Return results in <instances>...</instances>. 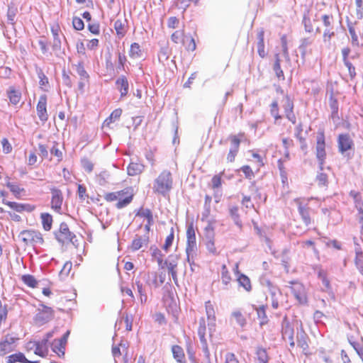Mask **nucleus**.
<instances>
[{
  "instance_id": "obj_19",
  "label": "nucleus",
  "mask_w": 363,
  "mask_h": 363,
  "mask_svg": "<svg viewBox=\"0 0 363 363\" xmlns=\"http://www.w3.org/2000/svg\"><path fill=\"white\" fill-rule=\"evenodd\" d=\"M308 340L307 334L303 330L297 333V345L302 349L305 354L308 353Z\"/></svg>"
},
{
  "instance_id": "obj_3",
  "label": "nucleus",
  "mask_w": 363,
  "mask_h": 363,
  "mask_svg": "<svg viewBox=\"0 0 363 363\" xmlns=\"http://www.w3.org/2000/svg\"><path fill=\"white\" fill-rule=\"evenodd\" d=\"M186 238V252L187 255V262L191 266L194 264V258L196 255L197 251L196 234L193 223H191L187 226Z\"/></svg>"
},
{
  "instance_id": "obj_43",
  "label": "nucleus",
  "mask_w": 363,
  "mask_h": 363,
  "mask_svg": "<svg viewBox=\"0 0 363 363\" xmlns=\"http://www.w3.org/2000/svg\"><path fill=\"white\" fill-rule=\"evenodd\" d=\"M142 55L140 46L138 43H134L130 45V56L132 58H139Z\"/></svg>"
},
{
  "instance_id": "obj_58",
  "label": "nucleus",
  "mask_w": 363,
  "mask_h": 363,
  "mask_svg": "<svg viewBox=\"0 0 363 363\" xmlns=\"http://www.w3.org/2000/svg\"><path fill=\"white\" fill-rule=\"evenodd\" d=\"M223 172H221L219 174L214 175L211 179L212 187L213 189H218L221 186V175Z\"/></svg>"
},
{
  "instance_id": "obj_56",
  "label": "nucleus",
  "mask_w": 363,
  "mask_h": 363,
  "mask_svg": "<svg viewBox=\"0 0 363 363\" xmlns=\"http://www.w3.org/2000/svg\"><path fill=\"white\" fill-rule=\"evenodd\" d=\"M72 263L71 262H66L60 272V276L67 277L72 269Z\"/></svg>"
},
{
  "instance_id": "obj_44",
  "label": "nucleus",
  "mask_w": 363,
  "mask_h": 363,
  "mask_svg": "<svg viewBox=\"0 0 363 363\" xmlns=\"http://www.w3.org/2000/svg\"><path fill=\"white\" fill-rule=\"evenodd\" d=\"M17 13V8L13 5H9L7 11V19L8 22L13 25L15 23V17Z\"/></svg>"
},
{
  "instance_id": "obj_2",
  "label": "nucleus",
  "mask_w": 363,
  "mask_h": 363,
  "mask_svg": "<svg viewBox=\"0 0 363 363\" xmlns=\"http://www.w3.org/2000/svg\"><path fill=\"white\" fill-rule=\"evenodd\" d=\"M104 199L107 201H113L118 200L116 204V207L118 209L127 206L133 199V194L130 189H125L116 192L108 193L104 196Z\"/></svg>"
},
{
  "instance_id": "obj_5",
  "label": "nucleus",
  "mask_w": 363,
  "mask_h": 363,
  "mask_svg": "<svg viewBox=\"0 0 363 363\" xmlns=\"http://www.w3.org/2000/svg\"><path fill=\"white\" fill-rule=\"evenodd\" d=\"M55 238L57 240L62 244L72 243L76 245L77 241L76 235L72 233L66 223H62L60 226V229L57 232L55 233Z\"/></svg>"
},
{
  "instance_id": "obj_30",
  "label": "nucleus",
  "mask_w": 363,
  "mask_h": 363,
  "mask_svg": "<svg viewBox=\"0 0 363 363\" xmlns=\"http://www.w3.org/2000/svg\"><path fill=\"white\" fill-rule=\"evenodd\" d=\"M347 28H348V31L351 35L352 45L353 46H357V47L360 46L358 36L355 32L354 24L352 22L347 21Z\"/></svg>"
},
{
  "instance_id": "obj_16",
  "label": "nucleus",
  "mask_w": 363,
  "mask_h": 363,
  "mask_svg": "<svg viewBox=\"0 0 363 363\" xmlns=\"http://www.w3.org/2000/svg\"><path fill=\"white\" fill-rule=\"evenodd\" d=\"M3 203L7 205L13 210L21 213L23 211L31 212L34 210V206L30 204L18 203L16 202L8 201L4 199L2 201Z\"/></svg>"
},
{
  "instance_id": "obj_26",
  "label": "nucleus",
  "mask_w": 363,
  "mask_h": 363,
  "mask_svg": "<svg viewBox=\"0 0 363 363\" xmlns=\"http://www.w3.org/2000/svg\"><path fill=\"white\" fill-rule=\"evenodd\" d=\"M150 250L152 257L157 260L160 267L164 269L165 267V264H164V261H163L164 255L162 253L161 250L155 246H152Z\"/></svg>"
},
{
  "instance_id": "obj_13",
  "label": "nucleus",
  "mask_w": 363,
  "mask_h": 363,
  "mask_svg": "<svg viewBox=\"0 0 363 363\" xmlns=\"http://www.w3.org/2000/svg\"><path fill=\"white\" fill-rule=\"evenodd\" d=\"M36 110L39 119L43 123L46 122L48 119V114L47 112V96L45 94L40 96Z\"/></svg>"
},
{
  "instance_id": "obj_62",
  "label": "nucleus",
  "mask_w": 363,
  "mask_h": 363,
  "mask_svg": "<svg viewBox=\"0 0 363 363\" xmlns=\"http://www.w3.org/2000/svg\"><path fill=\"white\" fill-rule=\"evenodd\" d=\"M316 181L318 183V185L320 186H325L326 185L328 182V176L326 174L324 173H318L316 176Z\"/></svg>"
},
{
  "instance_id": "obj_36",
  "label": "nucleus",
  "mask_w": 363,
  "mask_h": 363,
  "mask_svg": "<svg viewBox=\"0 0 363 363\" xmlns=\"http://www.w3.org/2000/svg\"><path fill=\"white\" fill-rule=\"evenodd\" d=\"M6 360L8 363H16L18 362L24 363L25 360H26V357L22 352H18L8 356Z\"/></svg>"
},
{
  "instance_id": "obj_4",
  "label": "nucleus",
  "mask_w": 363,
  "mask_h": 363,
  "mask_svg": "<svg viewBox=\"0 0 363 363\" xmlns=\"http://www.w3.org/2000/svg\"><path fill=\"white\" fill-rule=\"evenodd\" d=\"M18 238L23 242L25 245L34 246L35 245H42L44 242L41 233L33 230L21 231Z\"/></svg>"
},
{
  "instance_id": "obj_55",
  "label": "nucleus",
  "mask_w": 363,
  "mask_h": 363,
  "mask_svg": "<svg viewBox=\"0 0 363 363\" xmlns=\"http://www.w3.org/2000/svg\"><path fill=\"white\" fill-rule=\"evenodd\" d=\"M281 42L283 55L287 60H289L290 59H289V54L288 47H287V40H286V35H283L281 38Z\"/></svg>"
},
{
  "instance_id": "obj_52",
  "label": "nucleus",
  "mask_w": 363,
  "mask_h": 363,
  "mask_svg": "<svg viewBox=\"0 0 363 363\" xmlns=\"http://www.w3.org/2000/svg\"><path fill=\"white\" fill-rule=\"evenodd\" d=\"M52 350L54 352L57 353L59 357H62L65 355V346L61 345L60 346V344H57V340H55L54 342L52 343Z\"/></svg>"
},
{
  "instance_id": "obj_22",
  "label": "nucleus",
  "mask_w": 363,
  "mask_h": 363,
  "mask_svg": "<svg viewBox=\"0 0 363 363\" xmlns=\"http://www.w3.org/2000/svg\"><path fill=\"white\" fill-rule=\"evenodd\" d=\"M125 23H126L125 19H124V20L117 19L114 22L113 27H114L116 34L119 38H123L126 33L127 30L125 29Z\"/></svg>"
},
{
  "instance_id": "obj_8",
  "label": "nucleus",
  "mask_w": 363,
  "mask_h": 363,
  "mask_svg": "<svg viewBox=\"0 0 363 363\" xmlns=\"http://www.w3.org/2000/svg\"><path fill=\"white\" fill-rule=\"evenodd\" d=\"M337 147L339 152L343 155H347V151L354 150V144L351 136L348 133L340 134L337 138Z\"/></svg>"
},
{
  "instance_id": "obj_12",
  "label": "nucleus",
  "mask_w": 363,
  "mask_h": 363,
  "mask_svg": "<svg viewBox=\"0 0 363 363\" xmlns=\"http://www.w3.org/2000/svg\"><path fill=\"white\" fill-rule=\"evenodd\" d=\"M17 340L18 338L9 335H6L0 342V356H4L6 354L14 350V343Z\"/></svg>"
},
{
  "instance_id": "obj_23",
  "label": "nucleus",
  "mask_w": 363,
  "mask_h": 363,
  "mask_svg": "<svg viewBox=\"0 0 363 363\" xmlns=\"http://www.w3.org/2000/svg\"><path fill=\"white\" fill-rule=\"evenodd\" d=\"M264 31L262 28L257 33V52L259 55L264 58L266 56V52L264 50Z\"/></svg>"
},
{
  "instance_id": "obj_7",
  "label": "nucleus",
  "mask_w": 363,
  "mask_h": 363,
  "mask_svg": "<svg viewBox=\"0 0 363 363\" xmlns=\"http://www.w3.org/2000/svg\"><path fill=\"white\" fill-rule=\"evenodd\" d=\"M315 155L318 161L319 169L320 171H323L326 158L325 135L323 131L318 132L317 135Z\"/></svg>"
},
{
  "instance_id": "obj_21",
  "label": "nucleus",
  "mask_w": 363,
  "mask_h": 363,
  "mask_svg": "<svg viewBox=\"0 0 363 363\" xmlns=\"http://www.w3.org/2000/svg\"><path fill=\"white\" fill-rule=\"evenodd\" d=\"M172 352L173 357L178 363H186L185 361V354L184 350L179 345H173L172 347Z\"/></svg>"
},
{
  "instance_id": "obj_11",
  "label": "nucleus",
  "mask_w": 363,
  "mask_h": 363,
  "mask_svg": "<svg viewBox=\"0 0 363 363\" xmlns=\"http://www.w3.org/2000/svg\"><path fill=\"white\" fill-rule=\"evenodd\" d=\"M281 333L283 339L285 340H288L290 346L294 347L295 346L294 340V330L293 326L291 325L286 317H285L282 320Z\"/></svg>"
},
{
  "instance_id": "obj_28",
  "label": "nucleus",
  "mask_w": 363,
  "mask_h": 363,
  "mask_svg": "<svg viewBox=\"0 0 363 363\" xmlns=\"http://www.w3.org/2000/svg\"><path fill=\"white\" fill-rule=\"evenodd\" d=\"M148 242V238L144 237L142 238L140 236L136 235L134 240L132 242L131 248L133 251H136L140 250L143 245H147Z\"/></svg>"
},
{
  "instance_id": "obj_37",
  "label": "nucleus",
  "mask_w": 363,
  "mask_h": 363,
  "mask_svg": "<svg viewBox=\"0 0 363 363\" xmlns=\"http://www.w3.org/2000/svg\"><path fill=\"white\" fill-rule=\"evenodd\" d=\"M171 40L174 43H182L186 45V36L184 35V30H176L171 35Z\"/></svg>"
},
{
  "instance_id": "obj_61",
  "label": "nucleus",
  "mask_w": 363,
  "mask_h": 363,
  "mask_svg": "<svg viewBox=\"0 0 363 363\" xmlns=\"http://www.w3.org/2000/svg\"><path fill=\"white\" fill-rule=\"evenodd\" d=\"M72 24L74 29L81 30L84 29V24L83 21L79 17H74L72 20Z\"/></svg>"
},
{
  "instance_id": "obj_35",
  "label": "nucleus",
  "mask_w": 363,
  "mask_h": 363,
  "mask_svg": "<svg viewBox=\"0 0 363 363\" xmlns=\"http://www.w3.org/2000/svg\"><path fill=\"white\" fill-rule=\"evenodd\" d=\"M8 96L11 104L16 105L21 99V94L13 88H10L8 91Z\"/></svg>"
},
{
  "instance_id": "obj_46",
  "label": "nucleus",
  "mask_w": 363,
  "mask_h": 363,
  "mask_svg": "<svg viewBox=\"0 0 363 363\" xmlns=\"http://www.w3.org/2000/svg\"><path fill=\"white\" fill-rule=\"evenodd\" d=\"M330 108L331 109V116L333 118H338V103L337 101L333 97L330 98Z\"/></svg>"
},
{
  "instance_id": "obj_40",
  "label": "nucleus",
  "mask_w": 363,
  "mask_h": 363,
  "mask_svg": "<svg viewBox=\"0 0 363 363\" xmlns=\"http://www.w3.org/2000/svg\"><path fill=\"white\" fill-rule=\"evenodd\" d=\"M21 280L25 284L31 288L36 287L38 284V281H36L35 278L30 274L23 275Z\"/></svg>"
},
{
  "instance_id": "obj_34",
  "label": "nucleus",
  "mask_w": 363,
  "mask_h": 363,
  "mask_svg": "<svg viewBox=\"0 0 363 363\" xmlns=\"http://www.w3.org/2000/svg\"><path fill=\"white\" fill-rule=\"evenodd\" d=\"M6 186L16 198H20L21 193L25 191L23 188H21L18 185L13 182H8Z\"/></svg>"
},
{
  "instance_id": "obj_59",
  "label": "nucleus",
  "mask_w": 363,
  "mask_h": 363,
  "mask_svg": "<svg viewBox=\"0 0 363 363\" xmlns=\"http://www.w3.org/2000/svg\"><path fill=\"white\" fill-rule=\"evenodd\" d=\"M240 170L245 174V177L248 179H252L254 177V172L249 165L242 166Z\"/></svg>"
},
{
  "instance_id": "obj_45",
  "label": "nucleus",
  "mask_w": 363,
  "mask_h": 363,
  "mask_svg": "<svg viewBox=\"0 0 363 363\" xmlns=\"http://www.w3.org/2000/svg\"><path fill=\"white\" fill-rule=\"evenodd\" d=\"M76 72L79 75L80 79L83 80H88L89 76L86 71L84 69V65L82 62H79L75 65Z\"/></svg>"
},
{
  "instance_id": "obj_10",
  "label": "nucleus",
  "mask_w": 363,
  "mask_h": 363,
  "mask_svg": "<svg viewBox=\"0 0 363 363\" xmlns=\"http://www.w3.org/2000/svg\"><path fill=\"white\" fill-rule=\"evenodd\" d=\"M291 290L296 299L301 304L307 302V297L303 285L298 281H290Z\"/></svg>"
},
{
  "instance_id": "obj_32",
  "label": "nucleus",
  "mask_w": 363,
  "mask_h": 363,
  "mask_svg": "<svg viewBox=\"0 0 363 363\" xmlns=\"http://www.w3.org/2000/svg\"><path fill=\"white\" fill-rule=\"evenodd\" d=\"M281 60L279 58V54L275 55V62L274 64L273 69L275 72L276 76L279 79H284V72L283 70L281 68L280 65Z\"/></svg>"
},
{
  "instance_id": "obj_31",
  "label": "nucleus",
  "mask_w": 363,
  "mask_h": 363,
  "mask_svg": "<svg viewBox=\"0 0 363 363\" xmlns=\"http://www.w3.org/2000/svg\"><path fill=\"white\" fill-rule=\"evenodd\" d=\"M122 114V109L121 108H116L115 109L109 116L108 118H107L104 124L105 125L109 126V125L116 121H118L121 116Z\"/></svg>"
},
{
  "instance_id": "obj_29",
  "label": "nucleus",
  "mask_w": 363,
  "mask_h": 363,
  "mask_svg": "<svg viewBox=\"0 0 363 363\" xmlns=\"http://www.w3.org/2000/svg\"><path fill=\"white\" fill-rule=\"evenodd\" d=\"M40 218L42 220L43 229L46 231L50 230L52 224V216L48 213H43L40 215Z\"/></svg>"
},
{
  "instance_id": "obj_60",
  "label": "nucleus",
  "mask_w": 363,
  "mask_h": 363,
  "mask_svg": "<svg viewBox=\"0 0 363 363\" xmlns=\"http://www.w3.org/2000/svg\"><path fill=\"white\" fill-rule=\"evenodd\" d=\"M38 76L40 79L39 84L40 87H43V86H45L48 84V77L45 75L41 69H39L37 70Z\"/></svg>"
},
{
  "instance_id": "obj_27",
  "label": "nucleus",
  "mask_w": 363,
  "mask_h": 363,
  "mask_svg": "<svg viewBox=\"0 0 363 363\" xmlns=\"http://www.w3.org/2000/svg\"><path fill=\"white\" fill-rule=\"evenodd\" d=\"M266 308L267 306L264 305L255 308L257 311V318L260 320V325H265L268 323L269 319L266 314Z\"/></svg>"
},
{
  "instance_id": "obj_42",
  "label": "nucleus",
  "mask_w": 363,
  "mask_h": 363,
  "mask_svg": "<svg viewBox=\"0 0 363 363\" xmlns=\"http://www.w3.org/2000/svg\"><path fill=\"white\" fill-rule=\"evenodd\" d=\"M256 354L257 357V363H268L269 357L266 350L258 348Z\"/></svg>"
},
{
  "instance_id": "obj_49",
  "label": "nucleus",
  "mask_w": 363,
  "mask_h": 363,
  "mask_svg": "<svg viewBox=\"0 0 363 363\" xmlns=\"http://www.w3.org/2000/svg\"><path fill=\"white\" fill-rule=\"evenodd\" d=\"M294 102L291 100L289 95H286L284 97V104L283 108L284 109L285 114L294 111Z\"/></svg>"
},
{
  "instance_id": "obj_20",
  "label": "nucleus",
  "mask_w": 363,
  "mask_h": 363,
  "mask_svg": "<svg viewBox=\"0 0 363 363\" xmlns=\"http://www.w3.org/2000/svg\"><path fill=\"white\" fill-rule=\"evenodd\" d=\"M295 202L298 204V213L301 215L303 223L306 224V225H308L311 224V221L309 214L310 208L303 206L300 202L299 199H296Z\"/></svg>"
},
{
  "instance_id": "obj_9",
  "label": "nucleus",
  "mask_w": 363,
  "mask_h": 363,
  "mask_svg": "<svg viewBox=\"0 0 363 363\" xmlns=\"http://www.w3.org/2000/svg\"><path fill=\"white\" fill-rule=\"evenodd\" d=\"M325 30L323 32V41L330 42V39L335 35V31L333 30V17L332 15L325 14L321 17Z\"/></svg>"
},
{
  "instance_id": "obj_51",
  "label": "nucleus",
  "mask_w": 363,
  "mask_h": 363,
  "mask_svg": "<svg viewBox=\"0 0 363 363\" xmlns=\"http://www.w3.org/2000/svg\"><path fill=\"white\" fill-rule=\"evenodd\" d=\"M312 43V40L309 38H305L301 39V44L298 47L300 51L301 52L302 56H304L306 52V48L308 45Z\"/></svg>"
},
{
  "instance_id": "obj_25",
  "label": "nucleus",
  "mask_w": 363,
  "mask_h": 363,
  "mask_svg": "<svg viewBox=\"0 0 363 363\" xmlns=\"http://www.w3.org/2000/svg\"><path fill=\"white\" fill-rule=\"evenodd\" d=\"M233 320H235L236 323L241 328H244L247 324L246 318L239 310L232 312L230 320L233 321Z\"/></svg>"
},
{
  "instance_id": "obj_50",
  "label": "nucleus",
  "mask_w": 363,
  "mask_h": 363,
  "mask_svg": "<svg viewBox=\"0 0 363 363\" xmlns=\"http://www.w3.org/2000/svg\"><path fill=\"white\" fill-rule=\"evenodd\" d=\"M229 139L231 142V147L230 150L233 151L235 150V152H238L241 142L240 139H239L237 135H230Z\"/></svg>"
},
{
  "instance_id": "obj_57",
  "label": "nucleus",
  "mask_w": 363,
  "mask_h": 363,
  "mask_svg": "<svg viewBox=\"0 0 363 363\" xmlns=\"http://www.w3.org/2000/svg\"><path fill=\"white\" fill-rule=\"evenodd\" d=\"M123 319L125 323V328L128 331H130L132 330L133 317L132 315H129L128 313H125V315L123 316Z\"/></svg>"
},
{
  "instance_id": "obj_38",
  "label": "nucleus",
  "mask_w": 363,
  "mask_h": 363,
  "mask_svg": "<svg viewBox=\"0 0 363 363\" xmlns=\"http://www.w3.org/2000/svg\"><path fill=\"white\" fill-rule=\"evenodd\" d=\"M136 216L145 218L149 221V225H153L154 223L152 213L149 208L143 209L141 208Z\"/></svg>"
},
{
  "instance_id": "obj_24",
  "label": "nucleus",
  "mask_w": 363,
  "mask_h": 363,
  "mask_svg": "<svg viewBox=\"0 0 363 363\" xmlns=\"http://www.w3.org/2000/svg\"><path fill=\"white\" fill-rule=\"evenodd\" d=\"M145 166L141 163L130 162L127 168L128 174L130 176L140 174L144 170Z\"/></svg>"
},
{
  "instance_id": "obj_48",
  "label": "nucleus",
  "mask_w": 363,
  "mask_h": 363,
  "mask_svg": "<svg viewBox=\"0 0 363 363\" xmlns=\"http://www.w3.org/2000/svg\"><path fill=\"white\" fill-rule=\"evenodd\" d=\"M199 337L200 339V343H201V347L202 351L203 352L205 357L206 358L209 359L211 354H210V351L208 347L207 340L205 337V335H199Z\"/></svg>"
},
{
  "instance_id": "obj_41",
  "label": "nucleus",
  "mask_w": 363,
  "mask_h": 363,
  "mask_svg": "<svg viewBox=\"0 0 363 363\" xmlns=\"http://www.w3.org/2000/svg\"><path fill=\"white\" fill-rule=\"evenodd\" d=\"M239 284L242 286L246 291H250L252 289L250 279L245 274H241L238 279Z\"/></svg>"
},
{
  "instance_id": "obj_14",
  "label": "nucleus",
  "mask_w": 363,
  "mask_h": 363,
  "mask_svg": "<svg viewBox=\"0 0 363 363\" xmlns=\"http://www.w3.org/2000/svg\"><path fill=\"white\" fill-rule=\"evenodd\" d=\"M179 257L177 255H170L168 259L164 261V264L167 267L168 272L172 275L174 283L178 285L176 267L177 266Z\"/></svg>"
},
{
  "instance_id": "obj_1",
  "label": "nucleus",
  "mask_w": 363,
  "mask_h": 363,
  "mask_svg": "<svg viewBox=\"0 0 363 363\" xmlns=\"http://www.w3.org/2000/svg\"><path fill=\"white\" fill-rule=\"evenodd\" d=\"M173 179L169 170L162 171L155 179L153 191L165 196L172 189Z\"/></svg>"
},
{
  "instance_id": "obj_33",
  "label": "nucleus",
  "mask_w": 363,
  "mask_h": 363,
  "mask_svg": "<svg viewBox=\"0 0 363 363\" xmlns=\"http://www.w3.org/2000/svg\"><path fill=\"white\" fill-rule=\"evenodd\" d=\"M289 250L284 249L281 255V262L286 272H289L290 268L291 258L289 256Z\"/></svg>"
},
{
  "instance_id": "obj_18",
  "label": "nucleus",
  "mask_w": 363,
  "mask_h": 363,
  "mask_svg": "<svg viewBox=\"0 0 363 363\" xmlns=\"http://www.w3.org/2000/svg\"><path fill=\"white\" fill-rule=\"evenodd\" d=\"M116 89L121 93V97H123L128 94V81L126 77L121 75L116 81Z\"/></svg>"
},
{
  "instance_id": "obj_64",
  "label": "nucleus",
  "mask_w": 363,
  "mask_h": 363,
  "mask_svg": "<svg viewBox=\"0 0 363 363\" xmlns=\"http://www.w3.org/2000/svg\"><path fill=\"white\" fill-rule=\"evenodd\" d=\"M82 165L83 168L87 172H91L93 170L94 164L92 162L89 160L88 159H83L82 160Z\"/></svg>"
},
{
  "instance_id": "obj_15",
  "label": "nucleus",
  "mask_w": 363,
  "mask_h": 363,
  "mask_svg": "<svg viewBox=\"0 0 363 363\" xmlns=\"http://www.w3.org/2000/svg\"><path fill=\"white\" fill-rule=\"evenodd\" d=\"M52 194L51 207L57 212H60L62 208L63 196L62 191L55 187L50 189Z\"/></svg>"
},
{
  "instance_id": "obj_54",
  "label": "nucleus",
  "mask_w": 363,
  "mask_h": 363,
  "mask_svg": "<svg viewBox=\"0 0 363 363\" xmlns=\"http://www.w3.org/2000/svg\"><path fill=\"white\" fill-rule=\"evenodd\" d=\"M221 274H222L221 279H222L223 284L225 285H228L231 280V277L230 276L229 272L228 271V269L225 265H223Z\"/></svg>"
},
{
  "instance_id": "obj_47",
  "label": "nucleus",
  "mask_w": 363,
  "mask_h": 363,
  "mask_svg": "<svg viewBox=\"0 0 363 363\" xmlns=\"http://www.w3.org/2000/svg\"><path fill=\"white\" fill-rule=\"evenodd\" d=\"M270 113L271 115L274 118L275 121L281 118V116L279 113V106L278 101L274 100L270 105Z\"/></svg>"
},
{
  "instance_id": "obj_17",
  "label": "nucleus",
  "mask_w": 363,
  "mask_h": 363,
  "mask_svg": "<svg viewBox=\"0 0 363 363\" xmlns=\"http://www.w3.org/2000/svg\"><path fill=\"white\" fill-rule=\"evenodd\" d=\"M29 345H33L35 347L34 353L40 357H45L48 352V342L46 340H41L38 342H30Z\"/></svg>"
},
{
  "instance_id": "obj_39",
  "label": "nucleus",
  "mask_w": 363,
  "mask_h": 363,
  "mask_svg": "<svg viewBox=\"0 0 363 363\" xmlns=\"http://www.w3.org/2000/svg\"><path fill=\"white\" fill-rule=\"evenodd\" d=\"M229 212H230V216L232 218V219L233 220L235 224L240 228L242 226V223L240 219V216L238 214V207H237V206L231 207L229 210Z\"/></svg>"
},
{
  "instance_id": "obj_63",
  "label": "nucleus",
  "mask_w": 363,
  "mask_h": 363,
  "mask_svg": "<svg viewBox=\"0 0 363 363\" xmlns=\"http://www.w3.org/2000/svg\"><path fill=\"white\" fill-rule=\"evenodd\" d=\"M303 23L304 25L305 30L306 32L311 33L313 30V28L311 24V19L308 17H307L306 16H303Z\"/></svg>"
},
{
  "instance_id": "obj_6",
  "label": "nucleus",
  "mask_w": 363,
  "mask_h": 363,
  "mask_svg": "<svg viewBox=\"0 0 363 363\" xmlns=\"http://www.w3.org/2000/svg\"><path fill=\"white\" fill-rule=\"evenodd\" d=\"M42 308H38L37 313L33 318V320L36 325H43L54 318L55 312L53 309L44 304L40 305Z\"/></svg>"
},
{
  "instance_id": "obj_53",
  "label": "nucleus",
  "mask_w": 363,
  "mask_h": 363,
  "mask_svg": "<svg viewBox=\"0 0 363 363\" xmlns=\"http://www.w3.org/2000/svg\"><path fill=\"white\" fill-rule=\"evenodd\" d=\"M174 229L172 228L170 234L166 238L165 242L162 246V249L167 252L169 248L172 246L174 240Z\"/></svg>"
}]
</instances>
